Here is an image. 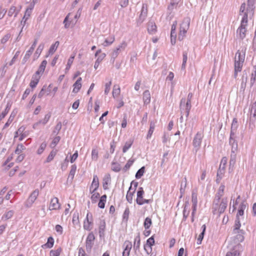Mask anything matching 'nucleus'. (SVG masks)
I'll return each instance as SVG.
<instances>
[{"label": "nucleus", "instance_id": "43", "mask_svg": "<svg viewBox=\"0 0 256 256\" xmlns=\"http://www.w3.org/2000/svg\"><path fill=\"white\" fill-rule=\"evenodd\" d=\"M44 44H41L39 45V46H38V48H37V50L35 52V54H34V56L36 58H38V56H40L42 50L44 49Z\"/></svg>", "mask_w": 256, "mask_h": 256}, {"label": "nucleus", "instance_id": "9", "mask_svg": "<svg viewBox=\"0 0 256 256\" xmlns=\"http://www.w3.org/2000/svg\"><path fill=\"white\" fill-rule=\"evenodd\" d=\"M248 25V22L244 20H242L240 26L237 30L236 32L241 39H244L246 37V27Z\"/></svg>", "mask_w": 256, "mask_h": 256}, {"label": "nucleus", "instance_id": "24", "mask_svg": "<svg viewBox=\"0 0 256 256\" xmlns=\"http://www.w3.org/2000/svg\"><path fill=\"white\" fill-rule=\"evenodd\" d=\"M25 129L26 127L22 126L15 132L14 138V141H19L20 136H22L23 130H25Z\"/></svg>", "mask_w": 256, "mask_h": 256}, {"label": "nucleus", "instance_id": "28", "mask_svg": "<svg viewBox=\"0 0 256 256\" xmlns=\"http://www.w3.org/2000/svg\"><path fill=\"white\" fill-rule=\"evenodd\" d=\"M114 40H115V38H114V36H110L109 38H108L105 40L104 42L102 44V45L105 47L109 46L111 45L114 42Z\"/></svg>", "mask_w": 256, "mask_h": 256}, {"label": "nucleus", "instance_id": "14", "mask_svg": "<svg viewBox=\"0 0 256 256\" xmlns=\"http://www.w3.org/2000/svg\"><path fill=\"white\" fill-rule=\"evenodd\" d=\"M176 21H174L172 26L170 32V42L172 45H174L176 42Z\"/></svg>", "mask_w": 256, "mask_h": 256}, {"label": "nucleus", "instance_id": "51", "mask_svg": "<svg viewBox=\"0 0 256 256\" xmlns=\"http://www.w3.org/2000/svg\"><path fill=\"white\" fill-rule=\"evenodd\" d=\"M144 166H142L138 170L136 174V178H140L143 176L144 172Z\"/></svg>", "mask_w": 256, "mask_h": 256}, {"label": "nucleus", "instance_id": "12", "mask_svg": "<svg viewBox=\"0 0 256 256\" xmlns=\"http://www.w3.org/2000/svg\"><path fill=\"white\" fill-rule=\"evenodd\" d=\"M147 14H148L147 6L144 4H143L142 8L140 15L139 16L138 18V20H137L138 24H142L144 22V21L145 20L147 16Z\"/></svg>", "mask_w": 256, "mask_h": 256}, {"label": "nucleus", "instance_id": "1", "mask_svg": "<svg viewBox=\"0 0 256 256\" xmlns=\"http://www.w3.org/2000/svg\"><path fill=\"white\" fill-rule=\"evenodd\" d=\"M245 208L246 206L244 204H242L240 205L232 230V234L236 236L237 239L236 242H241L244 240V231L242 229H240V228L241 226L240 220L243 218L242 216L244 215V211Z\"/></svg>", "mask_w": 256, "mask_h": 256}, {"label": "nucleus", "instance_id": "23", "mask_svg": "<svg viewBox=\"0 0 256 256\" xmlns=\"http://www.w3.org/2000/svg\"><path fill=\"white\" fill-rule=\"evenodd\" d=\"M148 30L150 34H154L156 31V26L153 22H149L148 26Z\"/></svg>", "mask_w": 256, "mask_h": 256}, {"label": "nucleus", "instance_id": "42", "mask_svg": "<svg viewBox=\"0 0 256 256\" xmlns=\"http://www.w3.org/2000/svg\"><path fill=\"white\" fill-rule=\"evenodd\" d=\"M225 172V170L224 169V167L222 168V167L219 168L218 172H217V180H220L222 178Z\"/></svg>", "mask_w": 256, "mask_h": 256}, {"label": "nucleus", "instance_id": "2", "mask_svg": "<svg viewBox=\"0 0 256 256\" xmlns=\"http://www.w3.org/2000/svg\"><path fill=\"white\" fill-rule=\"evenodd\" d=\"M254 4L252 2H248L247 5L242 3L240 9V14L242 16V20H244L248 22V18H250L254 14Z\"/></svg>", "mask_w": 256, "mask_h": 256}, {"label": "nucleus", "instance_id": "34", "mask_svg": "<svg viewBox=\"0 0 256 256\" xmlns=\"http://www.w3.org/2000/svg\"><path fill=\"white\" fill-rule=\"evenodd\" d=\"M106 228V222L104 220H102L100 222L99 226V233L100 236L104 234V232Z\"/></svg>", "mask_w": 256, "mask_h": 256}, {"label": "nucleus", "instance_id": "62", "mask_svg": "<svg viewBox=\"0 0 256 256\" xmlns=\"http://www.w3.org/2000/svg\"><path fill=\"white\" fill-rule=\"evenodd\" d=\"M247 78H248V76H247L246 73V72L245 74H243L242 76V84H241L242 88L246 87V81H247Z\"/></svg>", "mask_w": 256, "mask_h": 256}, {"label": "nucleus", "instance_id": "33", "mask_svg": "<svg viewBox=\"0 0 256 256\" xmlns=\"http://www.w3.org/2000/svg\"><path fill=\"white\" fill-rule=\"evenodd\" d=\"M32 14V8H28L26 11L25 14L23 17L22 22L26 23V21L29 18Z\"/></svg>", "mask_w": 256, "mask_h": 256}, {"label": "nucleus", "instance_id": "8", "mask_svg": "<svg viewBox=\"0 0 256 256\" xmlns=\"http://www.w3.org/2000/svg\"><path fill=\"white\" fill-rule=\"evenodd\" d=\"M204 137V135L202 132H198L195 135L193 141H192V145L194 147V148L196 152L200 148L201 143L202 142V138Z\"/></svg>", "mask_w": 256, "mask_h": 256}, {"label": "nucleus", "instance_id": "11", "mask_svg": "<svg viewBox=\"0 0 256 256\" xmlns=\"http://www.w3.org/2000/svg\"><path fill=\"white\" fill-rule=\"evenodd\" d=\"M127 46V44L126 42H122L116 49H114L113 52L111 54L112 60H113L114 62L116 58L118 56L120 52L124 50Z\"/></svg>", "mask_w": 256, "mask_h": 256}, {"label": "nucleus", "instance_id": "48", "mask_svg": "<svg viewBox=\"0 0 256 256\" xmlns=\"http://www.w3.org/2000/svg\"><path fill=\"white\" fill-rule=\"evenodd\" d=\"M224 186L220 185L215 197L221 198L224 194Z\"/></svg>", "mask_w": 256, "mask_h": 256}, {"label": "nucleus", "instance_id": "56", "mask_svg": "<svg viewBox=\"0 0 256 256\" xmlns=\"http://www.w3.org/2000/svg\"><path fill=\"white\" fill-rule=\"evenodd\" d=\"M60 136H56V137H55V138L53 139V140H52V143L50 144V146H51V148H54V147L56 146V144L58 143V142H60Z\"/></svg>", "mask_w": 256, "mask_h": 256}, {"label": "nucleus", "instance_id": "4", "mask_svg": "<svg viewBox=\"0 0 256 256\" xmlns=\"http://www.w3.org/2000/svg\"><path fill=\"white\" fill-rule=\"evenodd\" d=\"M245 58V50H238L236 52L234 58V78L237 76L238 72L242 70Z\"/></svg>", "mask_w": 256, "mask_h": 256}, {"label": "nucleus", "instance_id": "7", "mask_svg": "<svg viewBox=\"0 0 256 256\" xmlns=\"http://www.w3.org/2000/svg\"><path fill=\"white\" fill-rule=\"evenodd\" d=\"M47 64V62L46 60H44L41 63V64L40 65L39 68L38 70H37L36 72V76L34 77V80H33V88L36 87L38 83V82L40 76V74H42L44 72L46 65Z\"/></svg>", "mask_w": 256, "mask_h": 256}, {"label": "nucleus", "instance_id": "3", "mask_svg": "<svg viewBox=\"0 0 256 256\" xmlns=\"http://www.w3.org/2000/svg\"><path fill=\"white\" fill-rule=\"evenodd\" d=\"M227 198H221L215 197L212 205L214 213L218 212L220 214L224 212L227 206Z\"/></svg>", "mask_w": 256, "mask_h": 256}, {"label": "nucleus", "instance_id": "55", "mask_svg": "<svg viewBox=\"0 0 256 256\" xmlns=\"http://www.w3.org/2000/svg\"><path fill=\"white\" fill-rule=\"evenodd\" d=\"M112 170L113 171L118 172L120 170V166L118 163L112 162Z\"/></svg>", "mask_w": 256, "mask_h": 256}, {"label": "nucleus", "instance_id": "45", "mask_svg": "<svg viewBox=\"0 0 256 256\" xmlns=\"http://www.w3.org/2000/svg\"><path fill=\"white\" fill-rule=\"evenodd\" d=\"M188 60V53L186 52H183V60H182V69H185L186 62Z\"/></svg>", "mask_w": 256, "mask_h": 256}, {"label": "nucleus", "instance_id": "36", "mask_svg": "<svg viewBox=\"0 0 256 256\" xmlns=\"http://www.w3.org/2000/svg\"><path fill=\"white\" fill-rule=\"evenodd\" d=\"M206 226L205 224H204L202 226V232L200 234L198 237L197 240V244H201V242L204 238V232L206 231Z\"/></svg>", "mask_w": 256, "mask_h": 256}, {"label": "nucleus", "instance_id": "54", "mask_svg": "<svg viewBox=\"0 0 256 256\" xmlns=\"http://www.w3.org/2000/svg\"><path fill=\"white\" fill-rule=\"evenodd\" d=\"M92 159L96 161L98 159V151L96 149H92Z\"/></svg>", "mask_w": 256, "mask_h": 256}, {"label": "nucleus", "instance_id": "58", "mask_svg": "<svg viewBox=\"0 0 256 256\" xmlns=\"http://www.w3.org/2000/svg\"><path fill=\"white\" fill-rule=\"evenodd\" d=\"M54 243V240L52 237H49L45 246L48 248L52 247Z\"/></svg>", "mask_w": 256, "mask_h": 256}, {"label": "nucleus", "instance_id": "21", "mask_svg": "<svg viewBox=\"0 0 256 256\" xmlns=\"http://www.w3.org/2000/svg\"><path fill=\"white\" fill-rule=\"evenodd\" d=\"M17 112H18V110H14L12 111L7 122L5 124L4 126V128H6L10 125V124L14 120V118H15V116H16V115L17 114Z\"/></svg>", "mask_w": 256, "mask_h": 256}, {"label": "nucleus", "instance_id": "31", "mask_svg": "<svg viewBox=\"0 0 256 256\" xmlns=\"http://www.w3.org/2000/svg\"><path fill=\"white\" fill-rule=\"evenodd\" d=\"M238 126V121L236 119L234 118L232 124L230 134H232V135H233L234 134H236Z\"/></svg>", "mask_w": 256, "mask_h": 256}, {"label": "nucleus", "instance_id": "49", "mask_svg": "<svg viewBox=\"0 0 256 256\" xmlns=\"http://www.w3.org/2000/svg\"><path fill=\"white\" fill-rule=\"evenodd\" d=\"M72 222L74 226H80L79 220H78V214H74L73 215Z\"/></svg>", "mask_w": 256, "mask_h": 256}, {"label": "nucleus", "instance_id": "63", "mask_svg": "<svg viewBox=\"0 0 256 256\" xmlns=\"http://www.w3.org/2000/svg\"><path fill=\"white\" fill-rule=\"evenodd\" d=\"M20 54V52L19 51H17L10 62L9 63L10 66H12L14 62H16V59L18 58L19 54Z\"/></svg>", "mask_w": 256, "mask_h": 256}, {"label": "nucleus", "instance_id": "16", "mask_svg": "<svg viewBox=\"0 0 256 256\" xmlns=\"http://www.w3.org/2000/svg\"><path fill=\"white\" fill-rule=\"evenodd\" d=\"M234 236L236 238L235 242L236 244H236V246L235 248L234 249H233L231 251L227 252L226 256H238L240 254V252L238 250V249L240 247V242H237L236 236V235Z\"/></svg>", "mask_w": 256, "mask_h": 256}, {"label": "nucleus", "instance_id": "19", "mask_svg": "<svg viewBox=\"0 0 256 256\" xmlns=\"http://www.w3.org/2000/svg\"><path fill=\"white\" fill-rule=\"evenodd\" d=\"M124 246L125 248L122 252V256H129L130 250L132 247L131 242L129 241H126L124 242Z\"/></svg>", "mask_w": 256, "mask_h": 256}, {"label": "nucleus", "instance_id": "5", "mask_svg": "<svg viewBox=\"0 0 256 256\" xmlns=\"http://www.w3.org/2000/svg\"><path fill=\"white\" fill-rule=\"evenodd\" d=\"M193 94L192 93H189L188 96L187 100L186 98H182L180 100V107L181 111V114L184 112L186 116L188 118L189 116L190 111V110L191 100L192 98Z\"/></svg>", "mask_w": 256, "mask_h": 256}, {"label": "nucleus", "instance_id": "6", "mask_svg": "<svg viewBox=\"0 0 256 256\" xmlns=\"http://www.w3.org/2000/svg\"><path fill=\"white\" fill-rule=\"evenodd\" d=\"M190 19L188 18H184L180 25V32L178 36V39L182 40L186 36L188 30L189 28Z\"/></svg>", "mask_w": 256, "mask_h": 256}, {"label": "nucleus", "instance_id": "15", "mask_svg": "<svg viewBox=\"0 0 256 256\" xmlns=\"http://www.w3.org/2000/svg\"><path fill=\"white\" fill-rule=\"evenodd\" d=\"M95 239L94 234L91 232L88 234L86 240V247L87 250H90L92 246L93 242Z\"/></svg>", "mask_w": 256, "mask_h": 256}, {"label": "nucleus", "instance_id": "13", "mask_svg": "<svg viewBox=\"0 0 256 256\" xmlns=\"http://www.w3.org/2000/svg\"><path fill=\"white\" fill-rule=\"evenodd\" d=\"M92 215L90 213H88L86 220L84 222V228L87 230H90L92 228Z\"/></svg>", "mask_w": 256, "mask_h": 256}, {"label": "nucleus", "instance_id": "39", "mask_svg": "<svg viewBox=\"0 0 256 256\" xmlns=\"http://www.w3.org/2000/svg\"><path fill=\"white\" fill-rule=\"evenodd\" d=\"M60 42L58 41H56L55 42V43L53 44H52L48 50V54H53L56 50L57 48H58L59 46Z\"/></svg>", "mask_w": 256, "mask_h": 256}, {"label": "nucleus", "instance_id": "50", "mask_svg": "<svg viewBox=\"0 0 256 256\" xmlns=\"http://www.w3.org/2000/svg\"><path fill=\"white\" fill-rule=\"evenodd\" d=\"M256 68L254 72H252L250 76V86H252L256 80Z\"/></svg>", "mask_w": 256, "mask_h": 256}, {"label": "nucleus", "instance_id": "17", "mask_svg": "<svg viewBox=\"0 0 256 256\" xmlns=\"http://www.w3.org/2000/svg\"><path fill=\"white\" fill-rule=\"evenodd\" d=\"M99 186L98 178L97 176H94L92 182L90 186V193H94Z\"/></svg>", "mask_w": 256, "mask_h": 256}, {"label": "nucleus", "instance_id": "44", "mask_svg": "<svg viewBox=\"0 0 256 256\" xmlns=\"http://www.w3.org/2000/svg\"><path fill=\"white\" fill-rule=\"evenodd\" d=\"M152 224V222L151 218H148V217L146 218L145 219V220H144V227L146 228V230L150 228Z\"/></svg>", "mask_w": 256, "mask_h": 256}, {"label": "nucleus", "instance_id": "64", "mask_svg": "<svg viewBox=\"0 0 256 256\" xmlns=\"http://www.w3.org/2000/svg\"><path fill=\"white\" fill-rule=\"evenodd\" d=\"M112 84V82L110 81L108 82H107L105 84V89H104V94H108L110 90V86Z\"/></svg>", "mask_w": 256, "mask_h": 256}, {"label": "nucleus", "instance_id": "59", "mask_svg": "<svg viewBox=\"0 0 256 256\" xmlns=\"http://www.w3.org/2000/svg\"><path fill=\"white\" fill-rule=\"evenodd\" d=\"M61 252V248H58L56 250H52L50 252V256H59Z\"/></svg>", "mask_w": 256, "mask_h": 256}, {"label": "nucleus", "instance_id": "60", "mask_svg": "<svg viewBox=\"0 0 256 256\" xmlns=\"http://www.w3.org/2000/svg\"><path fill=\"white\" fill-rule=\"evenodd\" d=\"M24 149V146L22 144H19L18 145L14 152L16 154H20L22 152V150Z\"/></svg>", "mask_w": 256, "mask_h": 256}, {"label": "nucleus", "instance_id": "37", "mask_svg": "<svg viewBox=\"0 0 256 256\" xmlns=\"http://www.w3.org/2000/svg\"><path fill=\"white\" fill-rule=\"evenodd\" d=\"M120 89L118 86L114 85L112 90V96L114 98L117 97L120 95Z\"/></svg>", "mask_w": 256, "mask_h": 256}, {"label": "nucleus", "instance_id": "20", "mask_svg": "<svg viewBox=\"0 0 256 256\" xmlns=\"http://www.w3.org/2000/svg\"><path fill=\"white\" fill-rule=\"evenodd\" d=\"M236 134H230V144L232 146V150H237L238 149V144L236 140Z\"/></svg>", "mask_w": 256, "mask_h": 256}, {"label": "nucleus", "instance_id": "46", "mask_svg": "<svg viewBox=\"0 0 256 256\" xmlns=\"http://www.w3.org/2000/svg\"><path fill=\"white\" fill-rule=\"evenodd\" d=\"M131 188H132V186H130V188H129V190L126 196V200L130 204L132 202V196H133L134 192V191L132 192H130V190L131 189Z\"/></svg>", "mask_w": 256, "mask_h": 256}, {"label": "nucleus", "instance_id": "29", "mask_svg": "<svg viewBox=\"0 0 256 256\" xmlns=\"http://www.w3.org/2000/svg\"><path fill=\"white\" fill-rule=\"evenodd\" d=\"M110 181V176L109 174H106L103 178V188L104 190L108 188V186Z\"/></svg>", "mask_w": 256, "mask_h": 256}, {"label": "nucleus", "instance_id": "61", "mask_svg": "<svg viewBox=\"0 0 256 256\" xmlns=\"http://www.w3.org/2000/svg\"><path fill=\"white\" fill-rule=\"evenodd\" d=\"M134 160H129L128 162H126V164L124 167V170L125 172L128 169L130 168L132 164L134 163Z\"/></svg>", "mask_w": 256, "mask_h": 256}, {"label": "nucleus", "instance_id": "18", "mask_svg": "<svg viewBox=\"0 0 256 256\" xmlns=\"http://www.w3.org/2000/svg\"><path fill=\"white\" fill-rule=\"evenodd\" d=\"M60 208V204L58 202V200L56 198H54L51 200L49 209L50 210H58Z\"/></svg>", "mask_w": 256, "mask_h": 256}, {"label": "nucleus", "instance_id": "22", "mask_svg": "<svg viewBox=\"0 0 256 256\" xmlns=\"http://www.w3.org/2000/svg\"><path fill=\"white\" fill-rule=\"evenodd\" d=\"M82 78L80 77L75 82V83L73 84L74 89L73 92L77 93L82 87Z\"/></svg>", "mask_w": 256, "mask_h": 256}, {"label": "nucleus", "instance_id": "52", "mask_svg": "<svg viewBox=\"0 0 256 256\" xmlns=\"http://www.w3.org/2000/svg\"><path fill=\"white\" fill-rule=\"evenodd\" d=\"M56 154V151L52 150L50 152V154L48 155V158H46V162H51L54 159V158Z\"/></svg>", "mask_w": 256, "mask_h": 256}, {"label": "nucleus", "instance_id": "10", "mask_svg": "<svg viewBox=\"0 0 256 256\" xmlns=\"http://www.w3.org/2000/svg\"><path fill=\"white\" fill-rule=\"evenodd\" d=\"M144 194V191L143 188L140 187L138 188V190L137 192V198L136 203L139 205H142L144 204H148L150 202V200H146L143 198V194Z\"/></svg>", "mask_w": 256, "mask_h": 256}, {"label": "nucleus", "instance_id": "53", "mask_svg": "<svg viewBox=\"0 0 256 256\" xmlns=\"http://www.w3.org/2000/svg\"><path fill=\"white\" fill-rule=\"evenodd\" d=\"M154 124L150 123V128L148 130L146 138H150L152 136V135L154 132Z\"/></svg>", "mask_w": 256, "mask_h": 256}, {"label": "nucleus", "instance_id": "25", "mask_svg": "<svg viewBox=\"0 0 256 256\" xmlns=\"http://www.w3.org/2000/svg\"><path fill=\"white\" fill-rule=\"evenodd\" d=\"M143 100L144 104H147L150 102V94L149 90H146L143 93Z\"/></svg>", "mask_w": 256, "mask_h": 256}, {"label": "nucleus", "instance_id": "32", "mask_svg": "<svg viewBox=\"0 0 256 256\" xmlns=\"http://www.w3.org/2000/svg\"><path fill=\"white\" fill-rule=\"evenodd\" d=\"M236 150H231L230 158V166H234L236 162Z\"/></svg>", "mask_w": 256, "mask_h": 256}, {"label": "nucleus", "instance_id": "47", "mask_svg": "<svg viewBox=\"0 0 256 256\" xmlns=\"http://www.w3.org/2000/svg\"><path fill=\"white\" fill-rule=\"evenodd\" d=\"M74 56H75L74 55L71 56H70V58H68L67 64H66V72L70 70V68L71 66V65L72 64L73 62Z\"/></svg>", "mask_w": 256, "mask_h": 256}, {"label": "nucleus", "instance_id": "35", "mask_svg": "<svg viewBox=\"0 0 256 256\" xmlns=\"http://www.w3.org/2000/svg\"><path fill=\"white\" fill-rule=\"evenodd\" d=\"M76 164H73L71 166V170H70L69 176L68 177V180L70 179L72 180L74 178V174H76Z\"/></svg>", "mask_w": 256, "mask_h": 256}, {"label": "nucleus", "instance_id": "27", "mask_svg": "<svg viewBox=\"0 0 256 256\" xmlns=\"http://www.w3.org/2000/svg\"><path fill=\"white\" fill-rule=\"evenodd\" d=\"M106 54L104 53L101 54L100 56H98L95 62L94 68L96 70L100 64L102 62V61L104 60V58L106 57Z\"/></svg>", "mask_w": 256, "mask_h": 256}, {"label": "nucleus", "instance_id": "26", "mask_svg": "<svg viewBox=\"0 0 256 256\" xmlns=\"http://www.w3.org/2000/svg\"><path fill=\"white\" fill-rule=\"evenodd\" d=\"M50 116L49 114H46L45 115L44 118L42 120H40L38 122L35 123L33 124V128H36L38 124H42L43 125H44L47 123L48 121Z\"/></svg>", "mask_w": 256, "mask_h": 256}, {"label": "nucleus", "instance_id": "40", "mask_svg": "<svg viewBox=\"0 0 256 256\" xmlns=\"http://www.w3.org/2000/svg\"><path fill=\"white\" fill-rule=\"evenodd\" d=\"M106 199V194H104L101 196L100 202L98 204V206L99 208H104Z\"/></svg>", "mask_w": 256, "mask_h": 256}, {"label": "nucleus", "instance_id": "57", "mask_svg": "<svg viewBox=\"0 0 256 256\" xmlns=\"http://www.w3.org/2000/svg\"><path fill=\"white\" fill-rule=\"evenodd\" d=\"M192 204L197 205L198 199H197V194L194 191L192 192Z\"/></svg>", "mask_w": 256, "mask_h": 256}, {"label": "nucleus", "instance_id": "41", "mask_svg": "<svg viewBox=\"0 0 256 256\" xmlns=\"http://www.w3.org/2000/svg\"><path fill=\"white\" fill-rule=\"evenodd\" d=\"M140 233H138V236L135 238L134 244V249L138 250L140 246Z\"/></svg>", "mask_w": 256, "mask_h": 256}, {"label": "nucleus", "instance_id": "30", "mask_svg": "<svg viewBox=\"0 0 256 256\" xmlns=\"http://www.w3.org/2000/svg\"><path fill=\"white\" fill-rule=\"evenodd\" d=\"M19 10H18L16 6H12L8 12V16H14V17L16 16L18 13Z\"/></svg>", "mask_w": 256, "mask_h": 256}, {"label": "nucleus", "instance_id": "38", "mask_svg": "<svg viewBox=\"0 0 256 256\" xmlns=\"http://www.w3.org/2000/svg\"><path fill=\"white\" fill-rule=\"evenodd\" d=\"M132 144L133 140H129L128 141L126 142L123 147L122 152L124 153L126 152L131 147Z\"/></svg>", "mask_w": 256, "mask_h": 256}]
</instances>
